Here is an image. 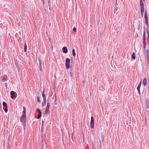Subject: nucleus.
I'll use <instances>...</instances> for the list:
<instances>
[{
  "instance_id": "nucleus-15",
  "label": "nucleus",
  "mask_w": 149,
  "mask_h": 149,
  "mask_svg": "<svg viewBox=\"0 0 149 149\" xmlns=\"http://www.w3.org/2000/svg\"><path fill=\"white\" fill-rule=\"evenodd\" d=\"M146 78L144 79L143 81V84L145 86L146 85Z\"/></svg>"
},
{
  "instance_id": "nucleus-22",
  "label": "nucleus",
  "mask_w": 149,
  "mask_h": 149,
  "mask_svg": "<svg viewBox=\"0 0 149 149\" xmlns=\"http://www.w3.org/2000/svg\"><path fill=\"white\" fill-rule=\"evenodd\" d=\"M146 38V32H144L143 33V40L145 39Z\"/></svg>"
},
{
  "instance_id": "nucleus-1",
  "label": "nucleus",
  "mask_w": 149,
  "mask_h": 149,
  "mask_svg": "<svg viewBox=\"0 0 149 149\" xmlns=\"http://www.w3.org/2000/svg\"><path fill=\"white\" fill-rule=\"evenodd\" d=\"M23 111L22 112V115L21 117L20 118V121L23 124H25L26 120V109L25 107H23Z\"/></svg>"
},
{
  "instance_id": "nucleus-23",
  "label": "nucleus",
  "mask_w": 149,
  "mask_h": 149,
  "mask_svg": "<svg viewBox=\"0 0 149 149\" xmlns=\"http://www.w3.org/2000/svg\"><path fill=\"white\" fill-rule=\"evenodd\" d=\"M3 106L6 107H7V105L6 103L5 102H3Z\"/></svg>"
},
{
  "instance_id": "nucleus-32",
  "label": "nucleus",
  "mask_w": 149,
  "mask_h": 149,
  "mask_svg": "<svg viewBox=\"0 0 149 149\" xmlns=\"http://www.w3.org/2000/svg\"><path fill=\"white\" fill-rule=\"evenodd\" d=\"M8 149H11L10 146H8Z\"/></svg>"
},
{
  "instance_id": "nucleus-10",
  "label": "nucleus",
  "mask_w": 149,
  "mask_h": 149,
  "mask_svg": "<svg viewBox=\"0 0 149 149\" xmlns=\"http://www.w3.org/2000/svg\"><path fill=\"white\" fill-rule=\"evenodd\" d=\"M63 52L65 53H66L68 52L67 48L65 47H63L62 48Z\"/></svg>"
},
{
  "instance_id": "nucleus-17",
  "label": "nucleus",
  "mask_w": 149,
  "mask_h": 149,
  "mask_svg": "<svg viewBox=\"0 0 149 149\" xmlns=\"http://www.w3.org/2000/svg\"><path fill=\"white\" fill-rule=\"evenodd\" d=\"M141 8H144V4L143 2L140 3Z\"/></svg>"
},
{
  "instance_id": "nucleus-34",
  "label": "nucleus",
  "mask_w": 149,
  "mask_h": 149,
  "mask_svg": "<svg viewBox=\"0 0 149 149\" xmlns=\"http://www.w3.org/2000/svg\"><path fill=\"white\" fill-rule=\"evenodd\" d=\"M142 0H140V3L142 2Z\"/></svg>"
},
{
  "instance_id": "nucleus-8",
  "label": "nucleus",
  "mask_w": 149,
  "mask_h": 149,
  "mask_svg": "<svg viewBox=\"0 0 149 149\" xmlns=\"http://www.w3.org/2000/svg\"><path fill=\"white\" fill-rule=\"evenodd\" d=\"M15 92L13 91H11L10 92V94H11V98L13 99L15 97Z\"/></svg>"
},
{
  "instance_id": "nucleus-29",
  "label": "nucleus",
  "mask_w": 149,
  "mask_h": 149,
  "mask_svg": "<svg viewBox=\"0 0 149 149\" xmlns=\"http://www.w3.org/2000/svg\"><path fill=\"white\" fill-rule=\"evenodd\" d=\"M73 31H76V29L75 28H74L73 29Z\"/></svg>"
},
{
  "instance_id": "nucleus-25",
  "label": "nucleus",
  "mask_w": 149,
  "mask_h": 149,
  "mask_svg": "<svg viewBox=\"0 0 149 149\" xmlns=\"http://www.w3.org/2000/svg\"><path fill=\"white\" fill-rule=\"evenodd\" d=\"M143 40V46H144V47L145 46V45H146L145 39Z\"/></svg>"
},
{
  "instance_id": "nucleus-3",
  "label": "nucleus",
  "mask_w": 149,
  "mask_h": 149,
  "mask_svg": "<svg viewBox=\"0 0 149 149\" xmlns=\"http://www.w3.org/2000/svg\"><path fill=\"white\" fill-rule=\"evenodd\" d=\"M42 96L43 99V102H42V104L44 105H45L46 103V98L45 96V95L44 93V90L43 91L42 93Z\"/></svg>"
},
{
  "instance_id": "nucleus-26",
  "label": "nucleus",
  "mask_w": 149,
  "mask_h": 149,
  "mask_svg": "<svg viewBox=\"0 0 149 149\" xmlns=\"http://www.w3.org/2000/svg\"><path fill=\"white\" fill-rule=\"evenodd\" d=\"M4 111H5V112L6 113L8 111V108H6L4 109Z\"/></svg>"
},
{
  "instance_id": "nucleus-6",
  "label": "nucleus",
  "mask_w": 149,
  "mask_h": 149,
  "mask_svg": "<svg viewBox=\"0 0 149 149\" xmlns=\"http://www.w3.org/2000/svg\"><path fill=\"white\" fill-rule=\"evenodd\" d=\"M144 18L145 20V23L147 25L148 24V16L147 13V12L146 11L144 13Z\"/></svg>"
},
{
  "instance_id": "nucleus-20",
  "label": "nucleus",
  "mask_w": 149,
  "mask_h": 149,
  "mask_svg": "<svg viewBox=\"0 0 149 149\" xmlns=\"http://www.w3.org/2000/svg\"><path fill=\"white\" fill-rule=\"evenodd\" d=\"M72 55L73 56H74L76 55V53L75 52V50L74 49L72 50Z\"/></svg>"
},
{
  "instance_id": "nucleus-2",
  "label": "nucleus",
  "mask_w": 149,
  "mask_h": 149,
  "mask_svg": "<svg viewBox=\"0 0 149 149\" xmlns=\"http://www.w3.org/2000/svg\"><path fill=\"white\" fill-rule=\"evenodd\" d=\"M42 137L43 140L42 143H41V144L42 146L43 149H44V148L46 149L47 148V146L45 140H44L45 138L43 136H42Z\"/></svg>"
},
{
  "instance_id": "nucleus-28",
  "label": "nucleus",
  "mask_w": 149,
  "mask_h": 149,
  "mask_svg": "<svg viewBox=\"0 0 149 149\" xmlns=\"http://www.w3.org/2000/svg\"><path fill=\"white\" fill-rule=\"evenodd\" d=\"M36 111L38 112L39 113H41V112H40V110L39 109H36Z\"/></svg>"
},
{
  "instance_id": "nucleus-7",
  "label": "nucleus",
  "mask_w": 149,
  "mask_h": 149,
  "mask_svg": "<svg viewBox=\"0 0 149 149\" xmlns=\"http://www.w3.org/2000/svg\"><path fill=\"white\" fill-rule=\"evenodd\" d=\"M94 126V121L93 117L91 116V128H93Z\"/></svg>"
},
{
  "instance_id": "nucleus-19",
  "label": "nucleus",
  "mask_w": 149,
  "mask_h": 149,
  "mask_svg": "<svg viewBox=\"0 0 149 149\" xmlns=\"http://www.w3.org/2000/svg\"><path fill=\"white\" fill-rule=\"evenodd\" d=\"M41 116V113H39V114L38 115L37 119H39L40 118Z\"/></svg>"
},
{
  "instance_id": "nucleus-18",
  "label": "nucleus",
  "mask_w": 149,
  "mask_h": 149,
  "mask_svg": "<svg viewBox=\"0 0 149 149\" xmlns=\"http://www.w3.org/2000/svg\"><path fill=\"white\" fill-rule=\"evenodd\" d=\"M24 51L25 52H26L27 51V46L26 45V43H25L24 45Z\"/></svg>"
},
{
  "instance_id": "nucleus-4",
  "label": "nucleus",
  "mask_w": 149,
  "mask_h": 149,
  "mask_svg": "<svg viewBox=\"0 0 149 149\" xmlns=\"http://www.w3.org/2000/svg\"><path fill=\"white\" fill-rule=\"evenodd\" d=\"M50 105V104L49 103H47L45 111V113L46 114H49V107Z\"/></svg>"
},
{
  "instance_id": "nucleus-13",
  "label": "nucleus",
  "mask_w": 149,
  "mask_h": 149,
  "mask_svg": "<svg viewBox=\"0 0 149 149\" xmlns=\"http://www.w3.org/2000/svg\"><path fill=\"white\" fill-rule=\"evenodd\" d=\"M39 62V69L40 71L41 72L42 70V62L40 61Z\"/></svg>"
},
{
  "instance_id": "nucleus-14",
  "label": "nucleus",
  "mask_w": 149,
  "mask_h": 149,
  "mask_svg": "<svg viewBox=\"0 0 149 149\" xmlns=\"http://www.w3.org/2000/svg\"><path fill=\"white\" fill-rule=\"evenodd\" d=\"M132 58L134 60L136 58V56L135 54L134 53H133V54H132Z\"/></svg>"
},
{
  "instance_id": "nucleus-30",
  "label": "nucleus",
  "mask_w": 149,
  "mask_h": 149,
  "mask_svg": "<svg viewBox=\"0 0 149 149\" xmlns=\"http://www.w3.org/2000/svg\"><path fill=\"white\" fill-rule=\"evenodd\" d=\"M43 121H42V125H43ZM42 129H41V131L42 132Z\"/></svg>"
},
{
  "instance_id": "nucleus-9",
  "label": "nucleus",
  "mask_w": 149,
  "mask_h": 149,
  "mask_svg": "<svg viewBox=\"0 0 149 149\" xmlns=\"http://www.w3.org/2000/svg\"><path fill=\"white\" fill-rule=\"evenodd\" d=\"M141 81L139 84L138 85V86H137V89L138 91V92L139 94L140 93V86L141 85Z\"/></svg>"
},
{
  "instance_id": "nucleus-5",
  "label": "nucleus",
  "mask_w": 149,
  "mask_h": 149,
  "mask_svg": "<svg viewBox=\"0 0 149 149\" xmlns=\"http://www.w3.org/2000/svg\"><path fill=\"white\" fill-rule=\"evenodd\" d=\"M1 80L3 82H4L8 80L7 76L4 75L1 77Z\"/></svg>"
},
{
  "instance_id": "nucleus-16",
  "label": "nucleus",
  "mask_w": 149,
  "mask_h": 149,
  "mask_svg": "<svg viewBox=\"0 0 149 149\" xmlns=\"http://www.w3.org/2000/svg\"><path fill=\"white\" fill-rule=\"evenodd\" d=\"M65 65L67 69H68L70 68V63L65 62Z\"/></svg>"
},
{
  "instance_id": "nucleus-24",
  "label": "nucleus",
  "mask_w": 149,
  "mask_h": 149,
  "mask_svg": "<svg viewBox=\"0 0 149 149\" xmlns=\"http://www.w3.org/2000/svg\"><path fill=\"white\" fill-rule=\"evenodd\" d=\"M37 102H39V103H40V97H39L38 96L37 97Z\"/></svg>"
},
{
  "instance_id": "nucleus-31",
  "label": "nucleus",
  "mask_w": 149,
  "mask_h": 149,
  "mask_svg": "<svg viewBox=\"0 0 149 149\" xmlns=\"http://www.w3.org/2000/svg\"><path fill=\"white\" fill-rule=\"evenodd\" d=\"M42 2L43 3V4L44 5V0H42Z\"/></svg>"
},
{
  "instance_id": "nucleus-21",
  "label": "nucleus",
  "mask_w": 149,
  "mask_h": 149,
  "mask_svg": "<svg viewBox=\"0 0 149 149\" xmlns=\"http://www.w3.org/2000/svg\"><path fill=\"white\" fill-rule=\"evenodd\" d=\"M70 60L69 58H67L66 59L65 62L70 63Z\"/></svg>"
},
{
  "instance_id": "nucleus-33",
  "label": "nucleus",
  "mask_w": 149,
  "mask_h": 149,
  "mask_svg": "<svg viewBox=\"0 0 149 149\" xmlns=\"http://www.w3.org/2000/svg\"><path fill=\"white\" fill-rule=\"evenodd\" d=\"M70 76H72V72H70Z\"/></svg>"
},
{
  "instance_id": "nucleus-12",
  "label": "nucleus",
  "mask_w": 149,
  "mask_h": 149,
  "mask_svg": "<svg viewBox=\"0 0 149 149\" xmlns=\"http://www.w3.org/2000/svg\"><path fill=\"white\" fill-rule=\"evenodd\" d=\"M146 55L147 59L149 60V52L148 50L146 51Z\"/></svg>"
},
{
  "instance_id": "nucleus-11",
  "label": "nucleus",
  "mask_w": 149,
  "mask_h": 149,
  "mask_svg": "<svg viewBox=\"0 0 149 149\" xmlns=\"http://www.w3.org/2000/svg\"><path fill=\"white\" fill-rule=\"evenodd\" d=\"M144 11V8H141V16L143 17V13Z\"/></svg>"
},
{
  "instance_id": "nucleus-27",
  "label": "nucleus",
  "mask_w": 149,
  "mask_h": 149,
  "mask_svg": "<svg viewBox=\"0 0 149 149\" xmlns=\"http://www.w3.org/2000/svg\"><path fill=\"white\" fill-rule=\"evenodd\" d=\"M146 31H147L148 36V39H149V32L147 29L146 30Z\"/></svg>"
},
{
  "instance_id": "nucleus-35",
  "label": "nucleus",
  "mask_w": 149,
  "mask_h": 149,
  "mask_svg": "<svg viewBox=\"0 0 149 149\" xmlns=\"http://www.w3.org/2000/svg\"><path fill=\"white\" fill-rule=\"evenodd\" d=\"M75 1H76V0H75ZM75 3H76V1H75Z\"/></svg>"
}]
</instances>
